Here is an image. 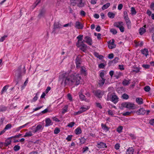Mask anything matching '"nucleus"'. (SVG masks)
<instances>
[{
    "mask_svg": "<svg viewBox=\"0 0 154 154\" xmlns=\"http://www.w3.org/2000/svg\"><path fill=\"white\" fill-rule=\"evenodd\" d=\"M81 77L79 74H71L69 75L68 74L64 73L60 76V81L62 85L65 86L75 83L76 85H79L82 81Z\"/></svg>",
    "mask_w": 154,
    "mask_h": 154,
    "instance_id": "1",
    "label": "nucleus"
},
{
    "mask_svg": "<svg viewBox=\"0 0 154 154\" xmlns=\"http://www.w3.org/2000/svg\"><path fill=\"white\" fill-rule=\"evenodd\" d=\"M26 70H23L22 71L20 68H19L15 72V76L18 80L21 79L22 76L25 73Z\"/></svg>",
    "mask_w": 154,
    "mask_h": 154,
    "instance_id": "2",
    "label": "nucleus"
},
{
    "mask_svg": "<svg viewBox=\"0 0 154 154\" xmlns=\"http://www.w3.org/2000/svg\"><path fill=\"white\" fill-rule=\"evenodd\" d=\"M122 106L123 107L126 108L130 109H133L134 104L133 103L130 102H125L121 104Z\"/></svg>",
    "mask_w": 154,
    "mask_h": 154,
    "instance_id": "3",
    "label": "nucleus"
},
{
    "mask_svg": "<svg viewBox=\"0 0 154 154\" xmlns=\"http://www.w3.org/2000/svg\"><path fill=\"white\" fill-rule=\"evenodd\" d=\"M93 93L94 95L99 98H101L104 94L103 92L100 90H94Z\"/></svg>",
    "mask_w": 154,
    "mask_h": 154,
    "instance_id": "4",
    "label": "nucleus"
},
{
    "mask_svg": "<svg viewBox=\"0 0 154 154\" xmlns=\"http://www.w3.org/2000/svg\"><path fill=\"white\" fill-rule=\"evenodd\" d=\"M77 46L80 48V49L82 51L85 52L87 48V45L83 43V42H82L81 43L76 45Z\"/></svg>",
    "mask_w": 154,
    "mask_h": 154,
    "instance_id": "5",
    "label": "nucleus"
},
{
    "mask_svg": "<svg viewBox=\"0 0 154 154\" xmlns=\"http://www.w3.org/2000/svg\"><path fill=\"white\" fill-rule=\"evenodd\" d=\"M109 97L111 100L114 103H116L118 101V98L117 96L114 94H111L110 95Z\"/></svg>",
    "mask_w": 154,
    "mask_h": 154,
    "instance_id": "6",
    "label": "nucleus"
},
{
    "mask_svg": "<svg viewBox=\"0 0 154 154\" xmlns=\"http://www.w3.org/2000/svg\"><path fill=\"white\" fill-rule=\"evenodd\" d=\"M83 42H85L89 45H91L92 44V40L91 38L88 36H85Z\"/></svg>",
    "mask_w": 154,
    "mask_h": 154,
    "instance_id": "7",
    "label": "nucleus"
},
{
    "mask_svg": "<svg viewBox=\"0 0 154 154\" xmlns=\"http://www.w3.org/2000/svg\"><path fill=\"white\" fill-rule=\"evenodd\" d=\"M75 26L76 29H82L84 27L83 24L79 21L75 22Z\"/></svg>",
    "mask_w": 154,
    "mask_h": 154,
    "instance_id": "8",
    "label": "nucleus"
},
{
    "mask_svg": "<svg viewBox=\"0 0 154 154\" xmlns=\"http://www.w3.org/2000/svg\"><path fill=\"white\" fill-rule=\"evenodd\" d=\"M97 147L99 148H104L107 147L106 144L102 142H98L97 143Z\"/></svg>",
    "mask_w": 154,
    "mask_h": 154,
    "instance_id": "9",
    "label": "nucleus"
},
{
    "mask_svg": "<svg viewBox=\"0 0 154 154\" xmlns=\"http://www.w3.org/2000/svg\"><path fill=\"white\" fill-rule=\"evenodd\" d=\"M146 112L145 110L143 108H141L136 112L138 115H143Z\"/></svg>",
    "mask_w": 154,
    "mask_h": 154,
    "instance_id": "10",
    "label": "nucleus"
},
{
    "mask_svg": "<svg viewBox=\"0 0 154 154\" xmlns=\"http://www.w3.org/2000/svg\"><path fill=\"white\" fill-rule=\"evenodd\" d=\"M134 150L133 147H129L126 150V154H133Z\"/></svg>",
    "mask_w": 154,
    "mask_h": 154,
    "instance_id": "11",
    "label": "nucleus"
},
{
    "mask_svg": "<svg viewBox=\"0 0 154 154\" xmlns=\"http://www.w3.org/2000/svg\"><path fill=\"white\" fill-rule=\"evenodd\" d=\"M113 25L114 26L119 28L122 26L123 25V22L122 21L117 22H115Z\"/></svg>",
    "mask_w": 154,
    "mask_h": 154,
    "instance_id": "12",
    "label": "nucleus"
},
{
    "mask_svg": "<svg viewBox=\"0 0 154 154\" xmlns=\"http://www.w3.org/2000/svg\"><path fill=\"white\" fill-rule=\"evenodd\" d=\"M63 27V26L59 22L55 23L54 24V29L60 28Z\"/></svg>",
    "mask_w": 154,
    "mask_h": 154,
    "instance_id": "13",
    "label": "nucleus"
},
{
    "mask_svg": "<svg viewBox=\"0 0 154 154\" xmlns=\"http://www.w3.org/2000/svg\"><path fill=\"white\" fill-rule=\"evenodd\" d=\"M80 72L82 74L86 75H87L86 68L84 66H82L81 67Z\"/></svg>",
    "mask_w": 154,
    "mask_h": 154,
    "instance_id": "14",
    "label": "nucleus"
},
{
    "mask_svg": "<svg viewBox=\"0 0 154 154\" xmlns=\"http://www.w3.org/2000/svg\"><path fill=\"white\" fill-rule=\"evenodd\" d=\"M127 25L128 28L130 29L131 26V22L129 18L125 20Z\"/></svg>",
    "mask_w": 154,
    "mask_h": 154,
    "instance_id": "15",
    "label": "nucleus"
},
{
    "mask_svg": "<svg viewBox=\"0 0 154 154\" xmlns=\"http://www.w3.org/2000/svg\"><path fill=\"white\" fill-rule=\"evenodd\" d=\"M45 122V126L46 127H48L52 125L51 121L49 118L46 119Z\"/></svg>",
    "mask_w": 154,
    "mask_h": 154,
    "instance_id": "16",
    "label": "nucleus"
},
{
    "mask_svg": "<svg viewBox=\"0 0 154 154\" xmlns=\"http://www.w3.org/2000/svg\"><path fill=\"white\" fill-rule=\"evenodd\" d=\"M131 80L124 79L122 82V84L124 86H127L130 84Z\"/></svg>",
    "mask_w": 154,
    "mask_h": 154,
    "instance_id": "17",
    "label": "nucleus"
},
{
    "mask_svg": "<svg viewBox=\"0 0 154 154\" xmlns=\"http://www.w3.org/2000/svg\"><path fill=\"white\" fill-rule=\"evenodd\" d=\"M11 138H10V137H9L6 140L5 142L4 143V145L5 146H7L11 144Z\"/></svg>",
    "mask_w": 154,
    "mask_h": 154,
    "instance_id": "18",
    "label": "nucleus"
},
{
    "mask_svg": "<svg viewBox=\"0 0 154 154\" xmlns=\"http://www.w3.org/2000/svg\"><path fill=\"white\" fill-rule=\"evenodd\" d=\"M136 102L139 105L142 104L143 103V99L141 98H137L136 99Z\"/></svg>",
    "mask_w": 154,
    "mask_h": 154,
    "instance_id": "19",
    "label": "nucleus"
},
{
    "mask_svg": "<svg viewBox=\"0 0 154 154\" xmlns=\"http://www.w3.org/2000/svg\"><path fill=\"white\" fill-rule=\"evenodd\" d=\"M83 35H79L77 37V38L78 39V41L76 43V45L81 43V42L83 39Z\"/></svg>",
    "mask_w": 154,
    "mask_h": 154,
    "instance_id": "20",
    "label": "nucleus"
},
{
    "mask_svg": "<svg viewBox=\"0 0 154 154\" xmlns=\"http://www.w3.org/2000/svg\"><path fill=\"white\" fill-rule=\"evenodd\" d=\"M7 109V107L5 106L2 105L0 106V112H3L5 111Z\"/></svg>",
    "mask_w": 154,
    "mask_h": 154,
    "instance_id": "21",
    "label": "nucleus"
},
{
    "mask_svg": "<svg viewBox=\"0 0 154 154\" xmlns=\"http://www.w3.org/2000/svg\"><path fill=\"white\" fill-rule=\"evenodd\" d=\"M42 128V126L41 125H38L35 128V130H33V132L35 133L38 131Z\"/></svg>",
    "mask_w": 154,
    "mask_h": 154,
    "instance_id": "22",
    "label": "nucleus"
},
{
    "mask_svg": "<svg viewBox=\"0 0 154 154\" xmlns=\"http://www.w3.org/2000/svg\"><path fill=\"white\" fill-rule=\"evenodd\" d=\"M141 52L142 54L146 56L148 55V49H147L144 48V49L142 50L141 51Z\"/></svg>",
    "mask_w": 154,
    "mask_h": 154,
    "instance_id": "23",
    "label": "nucleus"
},
{
    "mask_svg": "<svg viewBox=\"0 0 154 154\" xmlns=\"http://www.w3.org/2000/svg\"><path fill=\"white\" fill-rule=\"evenodd\" d=\"M79 97L82 100H85V96L82 94V92L81 91L79 93Z\"/></svg>",
    "mask_w": 154,
    "mask_h": 154,
    "instance_id": "24",
    "label": "nucleus"
},
{
    "mask_svg": "<svg viewBox=\"0 0 154 154\" xmlns=\"http://www.w3.org/2000/svg\"><path fill=\"white\" fill-rule=\"evenodd\" d=\"M45 11H46L44 9H42L41 10V11L38 16H39L40 17L43 16L44 15Z\"/></svg>",
    "mask_w": 154,
    "mask_h": 154,
    "instance_id": "25",
    "label": "nucleus"
},
{
    "mask_svg": "<svg viewBox=\"0 0 154 154\" xmlns=\"http://www.w3.org/2000/svg\"><path fill=\"white\" fill-rule=\"evenodd\" d=\"M82 133V130L79 127L77 128L75 130V133L77 135L79 134Z\"/></svg>",
    "mask_w": 154,
    "mask_h": 154,
    "instance_id": "26",
    "label": "nucleus"
},
{
    "mask_svg": "<svg viewBox=\"0 0 154 154\" xmlns=\"http://www.w3.org/2000/svg\"><path fill=\"white\" fill-rule=\"evenodd\" d=\"M146 32V29L143 27L140 28L139 30V32L140 35L143 34Z\"/></svg>",
    "mask_w": 154,
    "mask_h": 154,
    "instance_id": "27",
    "label": "nucleus"
},
{
    "mask_svg": "<svg viewBox=\"0 0 154 154\" xmlns=\"http://www.w3.org/2000/svg\"><path fill=\"white\" fill-rule=\"evenodd\" d=\"M82 0H79L78 2V5L79 7H82L84 6V4L82 2Z\"/></svg>",
    "mask_w": 154,
    "mask_h": 154,
    "instance_id": "28",
    "label": "nucleus"
},
{
    "mask_svg": "<svg viewBox=\"0 0 154 154\" xmlns=\"http://www.w3.org/2000/svg\"><path fill=\"white\" fill-rule=\"evenodd\" d=\"M110 5V4L109 3H107L106 4L104 5L102 7V9L104 10L107 8Z\"/></svg>",
    "mask_w": 154,
    "mask_h": 154,
    "instance_id": "29",
    "label": "nucleus"
},
{
    "mask_svg": "<svg viewBox=\"0 0 154 154\" xmlns=\"http://www.w3.org/2000/svg\"><path fill=\"white\" fill-rule=\"evenodd\" d=\"M101 127L102 129L106 131H108L109 128L107 127L106 125H104L103 123H102L101 125Z\"/></svg>",
    "mask_w": 154,
    "mask_h": 154,
    "instance_id": "30",
    "label": "nucleus"
},
{
    "mask_svg": "<svg viewBox=\"0 0 154 154\" xmlns=\"http://www.w3.org/2000/svg\"><path fill=\"white\" fill-rule=\"evenodd\" d=\"M80 109L82 111H83V112L86 111L89 109L88 106H83Z\"/></svg>",
    "mask_w": 154,
    "mask_h": 154,
    "instance_id": "31",
    "label": "nucleus"
},
{
    "mask_svg": "<svg viewBox=\"0 0 154 154\" xmlns=\"http://www.w3.org/2000/svg\"><path fill=\"white\" fill-rule=\"evenodd\" d=\"M108 16L109 18H113L115 17V14L112 12H109L108 13Z\"/></svg>",
    "mask_w": 154,
    "mask_h": 154,
    "instance_id": "32",
    "label": "nucleus"
},
{
    "mask_svg": "<svg viewBox=\"0 0 154 154\" xmlns=\"http://www.w3.org/2000/svg\"><path fill=\"white\" fill-rule=\"evenodd\" d=\"M8 86L7 85H6L3 87V88L2 91H1V94H3L4 92H5L7 89L8 88Z\"/></svg>",
    "mask_w": 154,
    "mask_h": 154,
    "instance_id": "33",
    "label": "nucleus"
},
{
    "mask_svg": "<svg viewBox=\"0 0 154 154\" xmlns=\"http://www.w3.org/2000/svg\"><path fill=\"white\" fill-rule=\"evenodd\" d=\"M32 134L31 132H26L25 133V135L24 136V137H28L31 136L32 135Z\"/></svg>",
    "mask_w": 154,
    "mask_h": 154,
    "instance_id": "34",
    "label": "nucleus"
},
{
    "mask_svg": "<svg viewBox=\"0 0 154 154\" xmlns=\"http://www.w3.org/2000/svg\"><path fill=\"white\" fill-rule=\"evenodd\" d=\"M105 79H101L99 81V84L100 86H102L104 84L105 81Z\"/></svg>",
    "mask_w": 154,
    "mask_h": 154,
    "instance_id": "35",
    "label": "nucleus"
},
{
    "mask_svg": "<svg viewBox=\"0 0 154 154\" xmlns=\"http://www.w3.org/2000/svg\"><path fill=\"white\" fill-rule=\"evenodd\" d=\"M68 108V106L67 105H66L63 109L62 113L63 114L65 113V112H67Z\"/></svg>",
    "mask_w": 154,
    "mask_h": 154,
    "instance_id": "36",
    "label": "nucleus"
},
{
    "mask_svg": "<svg viewBox=\"0 0 154 154\" xmlns=\"http://www.w3.org/2000/svg\"><path fill=\"white\" fill-rule=\"evenodd\" d=\"M123 14H124L123 17H124V19L125 20L129 18V17H128V13H127V11H124V12Z\"/></svg>",
    "mask_w": 154,
    "mask_h": 154,
    "instance_id": "37",
    "label": "nucleus"
},
{
    "mask_svg": "<svg viewBox=\"0 0 154 154\" xmlns=\"http://www.w3.org/2000/svg\"><path fill=\"white\" fill-rule=\"evenodd\" d=\"M75 63H81L82 59L79 56H78L75 59Z\"/></svg>",
    "mask_w": 154,
    "mask_h": 154,
    "instance_id": "38",
    "label": "nucleus"
},
{
    "mask_svg": "<svg viewBox=\"0 0 154 154\" xmlns=\"http://www.w3.org/2000/svg\"><path fill=\"white\" fill-rule=\"evenodd\" d=\"M123 129V127L122 126H119L117 129V131L119 133H120L122 131Z\"/></svg>",
    "mask_w": 154,
    "mask_h": 154,
    "instance_id": "39",
    "label": "nucleus"
},
{
    "mask_svg": "<svg viewBox=\"0 0 154 154\" xmlns=\"http://www.w3.org/2000/svg\"><path fill=\"white\" fill-rule=\"evenodd\" d=\"M11 124H9L6 125L4 129L5 130V131H6V130L11 128Z\"/></svg>",
    "mask_w": 154,
    "mask_h": 154,
    "instance_id": "40",
    "label": "nucleus"
},
{
    "mask_svg": "<svg viewBox=\"0 0 154 154\" xmlns=\"http://www.w3.org/2000/svg\"><path fill=\"white\" fill-rule=\"evenodd\" d=\"M79 140L81 144L84 143L85 142L86 139L84 137H81Z\"/></svg>",
    "mask_w": 154,
    "mask_h": 154,
    "instance_id": "41",
    "label": "nucleus"
},
{
    "mask_svg": "<svg viewBox=\"0 0 154 154\" xmlns=\"http://www.w3.org/2000/svg\"><path fill=\"white\" fill-rule=\"evenodd\" d=\"M79 0H70L71 4H72L73 6L75 5L78 2Z\"/></svg>",
    "mask_w": 154,
    "mask_h": 154,
    "instance_id": "42",
    "label": "nucleus"
},
{
    "mask_svg": "<svg viewBox=\"0 0 154 154\" xmlns=\"http://www.w3.org/2000/svg\"><path fill=\"white\" fill-rule=\"evenodd\" d=\"M131 13L133 14H135L136 13V11L134 8L133 7L131 8Z\"/></svg>",
    "mask_w": 154,
    "mask_h": 154,
    "instance_id": "43",
    "label": "nucleus"
},
{
    "mask_svg": "<svg viewBox=\"0 0 154 154\" xmlns=\"http://www.w3.org/2000/svg\"><path fill=\"white\" fill-rule=\"evenodd\" d=\"M122 97L124 99L127 100L129 96L128 94H124L122 95Z\"/></svg>",
    "mask_w": 154,
    "mask_h": 154,
    "instance_id": "44",
    "label": "nucleus"
},
{
    "mask_svg": "<svg viewBox=\"0 0 154 154\" xmlns=\"http://www.w3.org/2000/svg\"><path fill=\"white\" fill-rule=\"evenodd\" d=\"M8 37L7 35H5L4 36L2 37L0 39V42H3L5 40V38Z\"/></svg>",
    "mask_w": 154,
    "mask_h": 154,
    "instance_id": "45",
    "label": "nucleus"
},
{
    "mask_svg": "<svg viewBox=\"0 0 154 154\" xmlns=\"http://www.w3.org/2000/svg\"><path fill=\"white\" fill-rule=\"evenodd\" d=\"M128 135L132 138L133 140H134L136 139V137L134 134L129 133L128 134Z\"/></svg>",
    "mask_w": 154,
    "mask_h": 154,
    "instance_id": "46",
    "label": "nucleus"
},
{
    "mask_svg": "<svg viewBox=\"0 0 154 154\" xmlns=\"http://www.w3.org/2000/svg\"><path fill=\"white\" fill-rule=\"evenodd\" d=\"M150 90V88L149 86H147L145 87L144 88V90L146 92H148Z\"/></svg>",
    "mask_w": 154,
    "mask_h": 154,
    "instance_id": "47",
    "label": "nucleus"
},
{
    "mask_svg": "<svg viewBox=\"0 0 154 154\" xmlns=\"http://www.w3.org/2000/svg\"><path fill=\"white\" fill-rule=\"evenodd\" d=\"M60 131V129L58 128H56L54 130V133L55 134H58Z\"/></svg>",
    "mask_w": 154,
    "mask_h": 154,
    "instance_id": "48",
    "label": "nucleus"
},
{
    "mask_svg": "<svg viewBox=\"0 0 154 154\" xmlns=\"http://www.w3.org/2000/svg\"><path fill=\"white\" fill-rule=\"evenodd\" d=\"M20 147L18 145H15L14 146V150L15 151H18L20 149Z\"/></svg>",
    "mask_w": 154,
    "mask_h": 154,
    "instance_id": "49",
    "label": "nucleus"
},
{
    "mask_svg": "<svg viewBox=\"0 0 154 154\" xmlns=\"http://www.w3.org/2000/svg\"><path fill=\"white\" fill-rule=\"evenodd\" d=\"M75 123V122H71L67 126L69 127L72 128L74 125Z\"/></svg>",
    "mask_w": 154,
    "mask_h": 154,
    "instance_id": "50",
    "label": "nucleus"
},
{
    "mask_svg": "<svg viewBox=\"0 0 154 154\" xmlns=\"http://www.w3.org/2000/svg\"><path fill=\"white\" fill-rule=\"evenodd\" d=\"M142 66L145 69H148L150 67V66L148 64H143Z\"/></svg>",
    "mask_w": 154,
    "mask_h": 154,
    "instance_id": "51",
    "label": "nucleus"
},
{
    "mask_svg": "<svg viewBox=\"0 0 154 154\" xmlns=\"http://www.w3.org/2000/svg\"><path fill=\"white\" fill-rule=\"evenodd\" d=\"M89 150V148L87 146H86L85 148H83L82 149V153H84L87 151H88Z\"/></svg>",
    "mask_w": 154,
    "mask_h": 154,
    "instance_id": "52",
    "label": "nucleus"
},
{
    "mask_svg": "<svg viewBox=\"0 0 154 154\" xmlns=\"http://www.w3.org/2000/svg\"><path fill=\"white\" fill-rule=\"evenodd\" d=\"M110 31L113 34H116L117 33V31L116 29H111L110 30Z\"/></svg>",
    "mask_w": 154,
    "mask_h": 154,
    "instance_id": "53",
    "label": "nucleus"
},
{
    "mask_svg": "<svg viewBox=\"0 0 154 154\" xmlns=\"http://www.w3.org/2000/svg\"><path fill=\"white\" fill-rule=\"evenodd\" d=\"M38 98L37 94H36L35 96L34 97L32 100L31 101V102L32 103L33 102H35L36 101Z\"/></svg>",
    "mask_w": 154,
    "mask_h": 154,
    "instance_id": "54",
    "label": "nucleus"
},
{
    "mask_svg": "<svg viewBox=\"0 0 154 154\" xmlns=\"http://www.w3.org/2000/svg\"><path fill=\"white\" fill-rule=\"evenodd\" d=\"M22 135L21 134H19L18 135H15L14 136H12L10 137V138H19Z\"/></svg>",
    "mask_w": 154,
    "mask_h": 154,
    "instance_id": "55",
    "label": "nucleus"
},
{
    "mask_svg": "<svg viewBox=\"0 0 154 154\" xmlns=\"http://www.w3.org/2000/svg\"><path fill=\"white\" fill-rule=\"evenodd\" d=\"M131 112H125L124 113L122 114V115L124 116H129L130 115V114L131 113Z\"/></svg>",
    "mask_w": 154,
    "mask_h": 154,
    "instance_id": "56",
    "label": "nucleus"
},
{
    "mask_svg": "<svg viewBox=\"0 0 154 154\" xmlns=\"http://www.w3.org/2000/svg\"><path fill=\"white\" fill-rule=\"evenodd\" d=\"M108 47L109 49H112L116 47V45H113L109 44L108 45Z\"/></svg>",
    "mask_w": 154,
    "mask_h": 154,
    "instance_id": "57",
    "label": "nucleus"
},
{
    "mask_svg": "<svg viewBox=\"0 0 154 154\" xmlns=\"http://www.w3.org/2000/svg\"><path fill=\"white\" fill-rule=\"evenodd\" d=\"M72 22H70V23L64 25L63 26V27H67L68 26H71V25H72Z\"/></svg>",
    "mask_w": 154,
    "mask_h": 154,
    "instance_id": "58",
    "label": "nucleus"
},
{
    "mask_svg": "<svg viewBox=\"0 0 154 154\" xmlns=\"http://www.w3.org/2000/svg\"><path fill=\"white\" fill-rule=\"evenodd\" d=\"M96 105L97 107L100 108V109H101L102 108V107L100 103H96Z\"/></svg>",
    "mask_w": 154,
    "mask_h": 154,
    "instance_id": "59",
    "label": "nucleus"
},
{
    "mask_svg": "<svg viewBox=\"0 0 154 154\" xmlns=\"http://www.w3.org/2000/svg\"><path fill=\"white\" fill-rule=\"evenodd\" d=\"M72 137V135H69L66 137V140L68 141H70L71 140Z\"/></svg>",
    "mask_w": 154,
    "mask_h": 154,
    "instance_id": "60",
    "label": "nucleus"
},
{
    "mask_svg": "<svg viewBox=\"0 0 154 154\" xmlns=\"http://www.w3.org/2000/svg\"><path fill=\"white\" fill-rule=\"evenodd\" d=\"M120 147V145L119 143H117L115 146V148L116 149H118Z\"/></svg>",
    "mask_w": 154,
    "mask_h": 154,
    "instance_id": "61",
    "label": "nucleus"
},
{
    "mask_svg": "<svg viewBox=\"0 0 154 154\" xmlns=\"http://www.w3.org/2000/svg\"><path fill=\"white\" fill-rule=\"evenodd\" d=\"M120 31L122 32H123L124 31L125 28L123 27V25L121 27L119 28Z\"/></svg>",
    "mask_w": 154,
    "mask_h": 154,
    "instance_id": "62",
    "label": "nucleus"
},
{
    "mask_svg": "<svg viewBox=\"0 0 154 154\" xmlns=\"http://www.w3.org/2000/svg\"><path fill=\"white\" fill-rule=\"evenodd\" d=\"M119 60V58L118 57H116L113 60V62L115 63H116L118 62Z\"/></svg>",
    "mask_w": 154,
    "mask_h": 154,
    "instance_id": "63",
    "label": "nucleus"
},
{
    "mask_svg": "<svg viewBox=\"0 0 154 154\" xmlns=\"http://www.w3.org/2000/svg\"><path fill=\"white\" fill-rule=\"evenodd\" d=\"M149 123L152 125H154V119L150 120L149 122Z\"/></svg>",
    "mask_w": 154,
    "mask_h": 154,
    "instance_id": "64",
    "label": "nucleus"
}]
</instances>
